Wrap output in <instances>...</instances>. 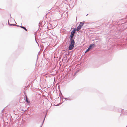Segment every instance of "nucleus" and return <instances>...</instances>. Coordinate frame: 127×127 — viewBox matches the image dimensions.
Listing matches in <instances>:
<instances>
[{"mask_svg":"<svg viewBox=\"0 0 127 127\" xmlns=\"http://www.w3.org/2000/svg\"><path fill=\"white\" fill-rule=\"evenodd\" d=\"M21 27L23 29H24L25 31H27V29H26V28H25V27H23V26H21Z\"/></svg>","mask_w":127,"mask_h":127,"instance_id":"423d86ee","label":"nucleus"},{"mask_svg":"<svg viewBox=\"0 0 127 127\" xmlns=\"http://www.w3.org/2000/svg\"><path fill=\"white\" fill-rule=\"evenodd\" d=\"M95 46L94 44H91L89 47L88 48V49L86 51V52H85V53L87 52L88 51H89V50L92 47H94Z\"/></svg>","mask_w":127,"mask_h":127,"instance_id":"20e7f679","label":"nucleus"},{"mask_svg":"<svg viewBox=\"0 0 127 127\" xmlns=\"http://www.w3.org/2000/svg\"><path fill=\"white\" fill-rule=\"evenodd\" d=\"M26 101L28 103H30V101L29 100H28V99L27 98V96H26Z\"/></svg>","mask_w":127,"mask_h":127,"instance_id":"39448f33","label":"nucleus"},{"mask_svg":"<svg viewBox=\"0 0 127 127\" xmlns=\"http://www.w3.org/2000/svg\"><path fill=\"white\" fill-rule=\"evenodd\" d=\"M75 31V29H74L71 32L70 35V40H73L72 39L74 36Z\"/></svg>","mask_w":127,"mask_h":127,"instance_id":"f03ea898","label":"nucleus"},{"mask_svg":"<svg viewBox=\"0 0 127 127\" xmlns=\"http://www.w3.org/2000/svg\"><path fill=\"white\" fill-rule=\"evenodd\" d=\"M71 43L69 45V50H71L74 47L75 44V42L74 40H71Z\"/></svg>","mask_w":127,"mask_h":127,"instance_id":"f257e3e1","label":"nucleus"},{"mask_svg":"<svg viewBox=\"0 0 127 127\" xmlns=\"http://www.w3.org/2000/svg\"><path fill=\"white\" fill-rule=\"evenodd\" d=\"M83 25V23L82 22L80 23V25L77 27V29H76V31L77 32L79 31L81 29Z\"/></svg>","mask_w":127,"mask_h":127,"instance_id":"7ed1b4c3","label":"nucleus"},{"mask_svg":"<svg viewBox=\"0 0 127 127\" xmlns=\"http://www.w3.org/2000/svg\"><path fill=\"white\" fill-rule=\"evenodd\" d=\"M8 24H9V22H8Z\"/></svg>","mask_w":127,"mask_h":127,"instance_id":"0eeeda50","label":"nucleus"}]
</instances>
